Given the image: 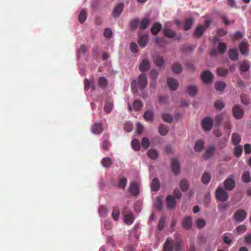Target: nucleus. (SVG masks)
<instances>
[{
    "mask_svg": "<svg viewBox=\"0 0 251 251\" xmlns=\"http://www.w3.org/2000/svg\"><path fill=\"white\" fill-rule=\"evenodd\" d=\"M160 186V184L159 179L157 178H154L151 183L150 187L152 191L156 192L159 190Z\"/></svg>",
    "mask_w": 251,
    "mask_h": 251,
    "instance_id": "18",
    "label": "nucleus"
},
{
    "mask_svg": "<svg viewBox=\"0 0 251 251\" xmlns=\"http://www.w3.org/2000/svg\"><path fill=\"white\" fill-rule=\"evenodd\" d=\"M247 216V213L244 210L239 209L235 212L233 219L237 222H242L246 218Z\"/></svg>",
    "mask_w": 251,
    "mask_h": 251,
    "instance_id": "6",
    "label": "nucleus"
},
{
    "mask_svg": "<svg viewBox=\"0 0 251 251\" xmlns=\"http://www.w3.org/2000/svg\"><path fill=\"white\" fill-rule=\"evenodd\" d=\"M103 35H104V37H105L106 38H111L112 35V30L110 28H106L104 29Z\"/></svg>",
    "mask_w": 251,
    "mask_h": 251,
    "instance_id": "63",
    "label": "nucleus"
},
{
    "mask_svg": "<svg viewBox=\"0 0 251 251\" xmlns=\"http://www.w3.org/2000/svg\"><path fill=\"white\" fill-rule=\"evenodd\" d=\"M153 62L158 67H161L164 64V59L162 57L157 56L153 59Z\"/></svg>",
    "mask_w": 251,
    "mask_h": 251,
    "instance_id": "51",
    "label": "nucleus"
},
{
    "mask_svg": "<svg viewBox=\"0 0 251 251\" xmlns=\"http://www.w3.org/2000/svg\"><path fill=\"white\" fill-rule=\"evenodd\" d=\"M150 22V19L148 18H144L140 23V28L141 30L146 29Z\"/></svg>",
    "mask_w": 251,
    "mask_h": 251,
    "instance_id": "34",
    "label": "nucleus"
},
{
    "mask_svg": "<svg viewBox=\"0 0 251 251\" xmlns=\"http://www.w3.org/2000/svg\"><path fill=\"white\" fill-rule=\"evenodd\" d=\"M171 168L174 173L177 175L180 172L179 163L177 159L173 158L171 162Z\"/></svg>",
    "mask_w": 251,
    "mask_h": 251,
    "instance_id": "11",
    "label": "nucleus"
},
{
    "mask_svg": "<svg viewBox=\"0 0 251 251\" xmlns=\"http://www.w3.org/2000/svg\"><path fill=\"white\" fill-rule=\"evenodd\" d=\"M150 76L153 80H155L158 75V74L155 70H151L149 74Z\"/></svg>",
    "mask_w": 251,
    "mask_h": 251,
    "instance_id": "61",
    "label": "nucleus"
},
{
    "mask_svg": "<svg viewBox=\"0 0 251 251\" xmlns=\"http://www.w3.org/2000/svg\"><path fill=\"white\" fill-rule=\"evenodd\" d=\"M213 75L208 70H206L201 74V79L205 84L212 83L213 80Z\"/></svg>",
    "mask_w": 251,
    "mask_h": 251,
    "instance_id": "5",
    "label": "nucleus"
},
{
    "mask_svg": "<svg viewBox=\"0 0 251 251\" xmlns=\"http://www.w3.org/2000/svg\"><path fill=\"white\" fill-rule=\"evenodd\" d=\"M143 107V104L140 100H135L133 103V109L135 111H140Z\"/></svg>",
    "mask_w": 251,
    "mask_h": 251,
    "instance_id": "39",
    "label": "nucleus"
},
{
    "mask_svg": "<svg viewBox=\"0 0 251 251\" xmlns=\"http://www.w3.org/2000/svg\"><path fill=\"white\" fill-rule=\"evenodd\" d=\"M217 72L219 75L224 76L227 74L228 70L224 68H218Z\"/></svg>",
    "mask_w": 251,
    "mask_h": 251,
    "instance_id": "57",
    "label": "nucleus"
},
{
    "mask_svg": "<svg viewBox=\"0 0 251 251\" xmlns=\"http://www.w3.org/2000/svg\"><path fill=\"white\" fill-rule=\"evenodd\" d=\"M124 129L127 132H131L133 129V125L130 123H127L124 125Z\"/></svg>",
    "mask_w": 251,
    "mask_h": 251,
    "instance_id": "62",
    "label": "nucleus"
},
{
    "mask_svg": "<svg viewBox=\"0 0 251 251\" xmlns=\"http://www.w3.org/2000/svg\"><path fill=\"white\" fill-rule=\"evenodd\" d=\"M243 151L242 147L240 145H236V147L234 149V155L237 157H239L242 154Z\"/></svg>",
    "mask_w": 251,
    "mask_h": 251,
    "instance_id": "42",
    "label": "nucleus"
},
{
    "mask_svg": "<svg viewBox=\"0 0 251 251\" xmlns=\"http://www.w3.org/2000/svg\"><path fill=\"white\" fill-rule=\"evenodd\" d=\"M148 37L147 35H144L140 37L138 40V44L142 48H144L147 44Z\"/></svg>",
    "mask_w": 251,
    "mask_h": 251,
    "instance_id": "30",
    "label": "nucleus"
},
{
    "mask_svg": "<svg viewBox=\"0 0 251 251\" xmlns=\"http://www.w3.org/2000/svg\"><path fill=\"white\" fill-rule=\"evenodd\" d=\"M242 180L245 183H249L251 181L250 173L248 171L245 172L242 175Z\"/></svg>",
    "mask_w": 251,
    "mask_h": 251,
    "instance_id": "45",
    "label": "nucleus"
},
{
    "mask_svg": "<svg viewBox=\"0 0 251 251\" xmlns=\"http://www.w3.org/2000/svg\"><path fill=\"white\" fill-rule=\"evenodd\" d=\"M183 243L179 234H175V240L168 237L163 245V251H183Z\"/></svg>",
    "mask_w": 251,
    "mask_h": 251,
    "instance_id": "1",
    "label": "nucleus"
},
{
    "mask_svg": "<svg viewBox=\"0 0 251 251\" xmlns=\"http://www.w3.org/2000/svg\"><path fill=\"white\" fill-rule=\"evenodd\" d=\"M120 215V210L119 208L117 206H114L113 207L112 212V217L114 219L115 221H117L119 219Z\"/></svg>",
    "mask_w": 251,
    "mask_h": 251,
    "instance_id": "36",
    "label": "nucleus"
},
{
    "mask_svg": "<svg viewBox=\"0 0 251 251\" xmlns=\"http://www.w3.org/2000/svg\"><path fill=\"white\" fill-rule=\"evenodd\" d=\"M225 104L221 100H217L214 102V107L218 110H222L224 107Z\"/></svg>",
    "mask_w": 251,
    "mask_h": 251,
    "instance_id": "52",
    "label": "nucleus"
},
{
    "mask_svg": "<svg viewBox=\"0 0 251 251\" xmlns=\"http://www.w3.org/2000/svg\"><path fill=\"white\" fill-rule=\"evenodd\" d=\"M231 141L234 145H238L241 141V137L238 133H233L232 135Z\"/></svg>",
    "mask_w": 251,
    "mask_h": 251,
    "instance_id": "38",
    "label": "nucleus"
},
{
    "mask_svg": "<svg viewBox=\"0 0 251 251\" xmlns=\"http://www.w3.org/2000/svg\"><path fill=\"white\" fill-rule=\"evenodd\" d=\"M166 204L168 208L172 209L176 207V201L175 198L172 195H169L166 199Z\"/></svg>",
    "mask_w": 251,
    "mask_h": 251,
    "instance_id": "13",
    "label": "nucleus"
},
{
    "mask_svg": "<svg viewBox=\"0 0 251 251\" xmlns=\"http://www.w3.org/2000/svg\"><path fill=\"white\" fill-rule=\"evenodd\" d=\"M124 7V4L123 3H120L118 4H117L115 8L114 9L112 15L115 18H117L120 16L121 13L123 10Z\"/></svg>",
    "mask_w": 251,
    "mask_h": 251,
    "instance_id": "14",
    "label": "nucleus"
},
{
    "mask_svg": "<svg viewBox=\"0 0 251 251\" xmlns=\"http://www.w3.org/2000/svg\"><path fill=\"white\" fill-rule=\"evenodd\" d=\"M205 30V28H204V27L203 25H200L198 26L196 28L194 32V36L198 38L201 37L202 36V35L203 34Z\"/></svg>",
    "mask_w": 251,
    "mask_h": 251,
    "instance_id": "21",
    "label": "nucleus"
},
{
    "mask_svg": "<svg viewBox=\"0 0 251 251\" xmlns=\"http://www.w3.org/2000/svg\"><path fill=\"white\" fill-rule=\"evenodd\" d=\"M246 230V226L243 225L239 226L236 227V231L239 234L245 232Z\"/></svg>",
    "mask_w": 251,
    "mask_h": 251,
    "instance_id": "60",
    "label": "nucleus"
},
{
    "mask_svg": "<svg viewBox=\"0 0 251 251\" xmlns=\"http://www.w3.org/2000/svg\"><path fill=\"white\" fill-rule=\"evenodd\" d=\"M179 186L181 190L185 192L189 187V183L186 179H183L180 181Z\"/></svg>",
    "mask_w": 251,
    "mask_h": 251,
    "instance_id": "29",
    "label": "nucleus"
},
{
    "mask_svg": "<svg viewBox=\"0 0 251 251\" xmlns=\"http://www.w3.org/2000/svg\"><path fill=\"white\" fill-rule=\"evenodd\" d=\"M161 24L159 22H155L151 27V32L153 35H156L161 30Z\"/></svg>",
    "mask_w": 251,
    "mask_h": 251,
    "instance_id": "17",
    "label": "nucleus"
},
{
    "mask_svg": "<svg viewBox=\"0 0 251 251\" xmlns=\"http://www.w3.org/2000/svg\"><path fill=\"white\" fill-rule=\"evenodd\" d=\"M138 86L140 90H143L148 84L147 76L146 74L139 75L138 80Z\"/></svg>",
    "mask_w": 251,
    "mask_h": 251,
    "instance_id": "8",
    "label": "nucleus"
},
{
    "mask_svg": "<svg viewBox=\"0 0 251 251\" xmlns=\"http://www.w3.org/2000/svg\"><path fill=\"white\" fill-rule=\"evenodd\" d=\"M250 68V65L248 61H246L241 63L240 65V71L243 72H246L249 70Z\"/></svg>",
    "mask_w": 251,
    "mask_h": 251,
    "instance_id": "43",
    "label": "nucleus"
},
{
    "mask_svg": "<svg viewBox=\"0 0 251 251\" xmlns=\"http://www.w3.org/2000/svg\"><path fill=\"white\" fill-rule=\"evenodd\" d=\"M127 183V179L126 177H122L119 180V186L124 189L126 186Z\"/></svg>",
    "mask_w": 251,
    "mask_h": 251,
    "instance_id": "55",
    "label": "nucleus"
},
{
    "mask_svg": "<svg viewBox=\"0 0 251 251\" xmlns=\"http://www.w3.org/2000/svg\"><path fill=\"white\" fill-rule=\"evenodd\" d=\"M194 23V19L193 18H189L185 20V23L183 26L184 30H188L191 28Z\"/></svg>",
    "mask_w": 251,
    "mask_h": 251,
    "instance_id": "27",
    "label": "nucleus"
},
{
    "mask_svg": "<svg viewBox=\"0 0 251 251\" xmlns=\"http://www.w3.org/2000/svg\"><path fill=\"white\" fill-rule=\"evenodd\" d=\"M162 31L164 36L168 38H175L176 40H179L182 38L180 35H176L175 31L172 29L164 28Z\"/></svg>",
    "mask_w": 251,
    "mask_h": 251,
    "instance_id": "3",
    "label": "nucleus"
},
{
    "mask_svg": "<svg viewBox=\"0 0 251 251\" xmlns=\"http://www.w3.org/2000/svg\"><path fill=\"white\" fill-rule=\"evenodd\" d=\"M139 24V20L138 19H135L131 21L130 23V28L134 30L137 28Z\"/></svg>",
    "mask_w": 251,
    "mask_h": 251,
    "instance_id": "53",
    "label": "nucleus"
},
{
    "mask_svg": "<svg viewBox=\"0 0 251 251\" xmlns=\"http://www.w3.org/2000/svg\"><path fill=\"white\" fill-rule=\"evenodd\" d=\"M233 116L237 119L242 118L244 115V110L241 106L235 105L232 108Z\"/></svg>",
    "mask_w": 251,
    "mask_h": 251,
    "instance_id": "9",
    "label": "nucleus"
},
{
    "mask_svg": "<svg viewBox=\"0 0 251 251\" xmlns=\"http://www.w3.org/2000/svg\"><path fill=\"white\" fill-rule=\"evenodd\" d=\"M165 219L164 217H161L160 219L158 225V230L160 231L165 226Z\"/></svg>",
    "mask_w": 251,
    "mask_h": 251,
    "instance_id": "58",
    "label": "nucleus"
},
{
    "mask_svg": "<svg viewBox=\"0 0 251 251\" xmlns=\"http://www.w3.org/2000/svg\"><path fill=\"white\" fill-rule=\"evenodd\" d=\"M134 220V218L132 213L126 214L124 217L125 222L127 225H131L133 223Z\"/></svg>",
    "mask_w": 251,
    "mask_h": 251,
    "instance_id": "32",
    "label": "nucleus"
},
{
    "mask_svg": "<svg viewBox=\"0 0 251 251\" xmlns=\"http://www.w3.org/2000/svg\"><path fill=\"white\" fill-rule=\"evenodd\" d=\"M158 131L160 135L164 136L168 132V128L167 126L160 125L158 128Z\"/></svg>",
    "mask_w": 251,
    "mask_h": 251,
    "instance_id": "46",
    "label": "nucleus"
},
{
    "mask_svg": "<svg viewBox=\"0 0 251 251\" xmlns=\"http://www.w3.org/2000/svg\"><path fill=\"white\" fill-rule=\"evenodd\" d=\"M226 86V84L223 81H217L215 84V87L216 90L219 91H223Z\"/></svg>",
    "mask_w": 251,
    "mask_h": 251,
    "instance_id": "31",
    "label": "nucleus"
},
{
    "mask_svg": "<svg viewBox=\"0 0 251 251\" xmlns=\"http://www.w3.org/2000/svg\"><path fill=\"white\" fill-rule=\"evenodd\" d=\"M143 117L146 121H152L154 118V113L152 111H146Z\"/></svg>",
    "mask_w": 251,
    "mask_h": 251,
    "instance_id": "33",
    "label": "nucleus"
},
{
    "mask_svg": "<svg viewBox=\"0 0 251 251\" xmlns=\"http://www.w3.org/2000/svg\"><path fill=\"white\" fill-rule=\"evenodd\" d=\"M187 92L190 96H193L195 95L197 92V88L195 86H189L187 87Z\"/></svg>",
    "mask_w": 251,
    "mask_h": 251,
    "instance_id": "48",
    "label": "nucleus"
},
{
    "mask_svg": "<svg viewBox=\"0 0 251 251\" xmlns=\"http://www.w3.org/2000/svg\"><path fill=\"white\" fill-rule=\"evenodd\" d=\"M113 107V104L111 103H106L104 106V110L107 113H110Z\"/></svg>",
    "mask_w": 251,
    "mask_h": 251,
    "instance_id": "64",
    "label": "nucleus"
},
{
    "mask_svg": "<svg viewBox=\"0 0 251 251\" xmlns=\"http://www.w3.org/2000/svg\"><path fill=\"white\" fill-rule=\"evenodd\" d=\"M87 17V13L85 10H82L78 16V20L81 23H83L84 22L86 19Z\"/></svg>",
    "mask_w": 251,
    "mask_h": 251,
    "instance_id": "47",
    "label": "nucleus"
},
{
    "mask_svg": "<svg viewBox=\"0 0 251 251\" xmlns=\"http://www.w3.org/2000/svg\"><path fill=\"white\" fill-rule=\"evenodd\" d=\"M172 70L174 73L176 74H179L182 72V66L179 63H175L172 65Z\"/></svg>",
    "mask_w": 251,
    "mask_h": 251,
    "instance_id": "26",
    "label": "nucleus"
},
{
    "mask_svg": "<svg viewBox=\"0 0 251 251\" xmlns=\"http://www.w3.org/2000/svg\"><path fill=\"white\" fill-rule=\"evenodd\" d=\"M239 50L242 55H247L249 52V45L247 42H242L239 46Z\"/></svg>",
    "mask_w": 251,
    "mask_h": 251,
    "instance_id": "16",
    "label": "nucleus"
},
{
    "mask_svg": "<svg viewBox=\"0 0 251 251\" xmlns=\"http://www.w3.org/2000/svg\"><path fill=\"white\" fill-rule=\"evenodd\" d=\"M204 145V142L202 140H198L195 144L194 150L197 152L201 151L203 148Z\"/></svg>",
    "mask_w": 251,
    "mask_h": 251,
    "instance_id": "24",
    "label": "nucleus"
},
{
    "mask_svg": "<svg viewBox=\"0 0 251 251\" xmlns=\"http://www.w3.org/2000/svg\"><path fill=\"white\" fill-rule=\"evenodd\" d=\"M107 80L104 76H101L99 78L98 84L100 88L104 89L107 85Z\"/></svg>",
    "mask_w": 251,
    "mask_h": 251,
    "instance_id": "37",
    "label": "nucleus"
},
{
    "mask_svg": "<svg viewBox=\"0 0 251 251\" xmlns=\"http://www.w3.org/2000/svg\"><path fill=\"white\" fill-rule=\"evenodd\" d=\"M92 131L95 134H100L103 131L102 125L99 123H96L91 127Z\"/></svg>",
    "mask_w": 251,
    "mask_h": 251,
    "instance_id": "22",
    "label": "nucleus"
},
{
    "mask_svg": "<svg viewBox=\"0 0 251 251\" xmlns=\"http://www.w3.org/2000/svg\"><path fill=\"white\" fill-rule=\"evenodd\" d=\"M131 147L135 151H139L140 149L139 141L136 139L132 140L131 142Z\"/></svg>",
    "mask_w": 251,
    "mask_h": 251,
    "instance_id": "49",
    "label": "nucleus"
},
{
    "mask_svg": "<svg viewBox=\"0 0 251 251\" xmlns=\"http://www.w3.org/2000/svg\"><path fill=\"white\" fill-rule=\"evenodd\" d=\"M148 155L150 158L155 159L158 157V154L155 150L150 149L148 151Z\"/></svg>",
    "mask_w": 251,
    "mask_h": 251,
    "instance_id": "40",
    "label": "nucleus"
},
{
    "mask_svg": "<svg viewBox=\"0 0 251 251\" xmlns=\"http://www.w3.org/2000/svg\"><path fill=\"white\" fill-rule=\"evenodd\" d=\"M99 212L101 217H105L108 213V209L106 207L101 206L99 208Z\"/></svg>",
    "mask_w": 251,
    "mask_h": 251,
    "instance_id": "50",
    "label": "nucleus"
},
{
    "mask_svg": "<svg viewBox=\"0 0 251 251\" xmlns=\"http://www.w3.org/2000/svg\"><path fill=\"white\" fill-rule=\"evenodd\" d=\"M192 218L190 216L185 217L182 222V226L186 229H189L192 226Z\"/></svg>",
    "mask_w": 251,
    "mask_h": 251,
    "instance_id": "23",
    "label": "nucleus"
},
{
    "mask_svg": "<svg viewBox=\"0 0 251 251\" xmlns=\"http://www.w3.org/2000/svg\"><path fill=\"white\" fill-rule=\"evenodd\" d=\"M162 118L164 122L168 123H171L173 121V116L168 113L162 114Z\"/></svg>",
    "mask_w": 251,
    "mask_h": 251,
    "instance_id": "41",
    "label": "nucleus"
},
{
    "mask_svg": "<svg viewBox=\"0 0 251 251\" xmlns=\"http://www.w3.org/2000/svg\"><path fill=\"white\" fill-rule=\"evenodd\" d=\"M213 125V121L210 117L204 118L201 122V126L205 131H210Z\"/></svg>",
    "mask_w": 251,
    "mask_h": 251,
    "instance_id": "7",
    "label": "nucleus"
},
{
    "mask_svg": "<svg viewBox=\"0 0 251 251\" xmlns=\"http://www.w3.org/2000/svg\"><path fill=\"white\" fill-rule=\"evenodd\" d=\"M211 179V174L208 172H204L201 176V182L204 184H207Z\"/></svg>",
    "mask_w": 251,
    "mask_h": 251,
    "instance_id": "28",
    "label": "nucleus"
},
{
    "mask_svg": "<svg viewBox=\"0 0 251 251\" xmlns=\"http://www.w3.org/2000/svg\"><path fill=\"white\" fill-rule=\"evenodd\" d=\"M224 186L225 190L230 191L233 190L235 186V181L234 176L230 175L224 182Z\"/></svg>",
    "mask_w": 251,
    "mask_h": 251,
    "instance_id": "4",
    "label": "nucleus"
},
{
    "mask_svg": "<svg viewBox=\"0 0 251 251\" xmlns=\"http://www.w3.org/2000/svg\"><path fill=\"white\" fill-rule=\"evenodd\" d=\"M151 64L147 59H144L139 66V70L141 72H145L150 68Z\"/></svg>",
    "mask_w": 251,
    "mask_h": 251,
    "instance_id": "15",
    "label": "nucleus"
},
{
    "mask_svg": "<svg viewBox=\"0 0 251 251\" xmlns=\"http://www.w3.org/2000/svg\"><path fill=\"white\" fill-rule=\"evenodd\" d=\"M226 50V46L224 42H220L218 46V51L220 54H224Z\"/></svg>",
    "mask_w": 251,
    "mask_h": 251,
    "instance_id": "44",
    "label": "nucleus"
},
{
    "mask_svg": "<svg viewBox=\"0 0 251 251\" xmlns=\"http://www.w3.org/2000/svg\"><path fill=\"white\" fill-rule=\"evenodd\" d=\"M110 136L108 133H104L102 136V148L105 151H108L110 146H111V143L109 141Z\"/></svg>",
    "mask_w": 251,
    "mask_h": 251,
    "instance_id": "10",
    "label": "nucleus"
},
{
    "mask_svg": "<svg viewBox=\"0 0 251 251\" xmlns=\"http://www.w3.org/2000/svg\"><path fill=\"white\" fill-rule=\"evenodd\" d=\"M228 55L231 60L236 61L238 57L237 50L236 49H230L228 52Z\"/></svg>",
    "mask_w": 251,
    "mask_h": 251,
    "instance_id": "25",
    "label": "nucleus"
},
{
    "mask_svg": "<svg viewBox=\"0 0 251 251\" xmlns=\"http://www.w3.org/2000/svg\"><path fill=\"white\" fill-rule=\"evenodd\" d=\"M196 225L199 228H202L205 226V222L202 219H199L196 221Z\"/></svg>",
    "mask_w": 251,
    "mask_h": 251,
    "instance_id": "56",
    "label": "nucleus"
},
{
    "mask_svg": "<svg viewBox=\"0 0 251 251\" xmlns=\"http://www.w3.org/2000/svg\"><path fill=\"white\" fill-rule=\"evenodd\" d=\"M215 149L214 146H209L205 151V152L203 154V157L206 159L210 158L213 155L215 152Z\"/></svg>",
    "mask_w": 251,
    "mask_h": 251,
    "instance_id": "20",
    "label": "nucleus"
},
{
    "mask_svg": "<svg viewBox=\"0 0 251 251\" xmlns=\"http://www.w3.org/2000/svg\"><path fill=\"white\" fill-rule=\"evenodd\" d=\"M241 101L242 103L244 105H248L250 104V100L246 95H242L241 96Z\"/></svg>",
    "mask_w": 251,
    "mask_h": 251,
    "instance_id": "59",
    "label": "nucleus"
},
{
    "mask_svg": "<svg viewBox=\"0 0 251 251\" xmlns=\"http://www.w3.org/2000/svg\"><path fill=\"white\" fill-rule=\"evenodd\" d=\"M101 163L105 168H109L112 164L111 159L109 157H104L101 161Z\"/></svg>",
    "mask_w": 251,
    "mask_h": 251,
    "instance_id": "35",
    "label": "nucleus"
},
{
    "mask_svg": "<svg viewBox=\"0 0 251 251\" xmlns=\"http://www.w3.org/2000/svg\"><path fill=\"white\" fill-rule=\"evenodd\" d=\"M129 192L133 196H136L139 194V187L136 182H130L129 187Z\"/></svg>",
    "mask_w": 251,
    "mask_h": 251,
    "instance_id": "12",
    "label": "nucleus"
},
{
    "mask_svg": "<svg viewBox=\"0 0 251 251\" xmlns=\"http://www.w3.org/2000/svg\"><path fill=\"white\" fill-rule=\"evenodd\" d=\"M215 197L217 200L221 201H226L228 199V195L222 187H218L215 191Z\"/></svg>",
    "mask_w": 251,
    "mask_h": 251,
    "instance_id": "2",
    "label": "nucleus"
},
{
    "mask_svg": "<svg viewBox=\"0 0 251 251\" xmlns=\"http://www.w3.org/2000/svg\"><path fill=\"white\" fill-rule=\"evenodd\" d=\"M141 145L145 149H147L150 146V141L147 137L142 139Z\"/></svg>",
    "mask_w": 251,
    "mask_h": 251,
    "instance_id": "54",
    "label": "nucleus"
},
{
    "mask_svg": "<svg viewBox=\"0 0 251 251\" xmlns=\"http://www.w3.org/2000/svg\"><path fill=\"white\" fill-rule=\"evenodd\" d=\"M167 84L170 89L175 90L178 87L177 81L173 78H169L167 80Z\"/></svg>",
    "mask_w": 251,
    "mask_h": 251,
    "instance_id": "19",
    "label": "nucleus"
}]
</instances>
